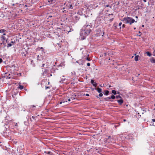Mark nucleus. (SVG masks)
<instances>
[{"mask_svg":"<svg viewBox=\"0 0 155 155\" xmlns=\"http://www.w3.org/2000/svg\"><path fill=\"white\" fill-rule=\"evenodd\" d=\"M35 107V106L34 105H31V107H30V108H33V107Z\"/></svg>","mask_w":155,"mask_h":155,"instance_id":"2f4dec72","label":"nucleus"},{"mask_svg":"<svg viewBox=\"0 0 155 155\" xmlns=\"http://www.w3.org/2000/svg\"><path fill=\"white\" fill-rule=\"evenodd\" d=\"M91 25L88 24L84 25L83 26L82 29L84 31H86V32H88V33L89 34L91 31Z\"/></svg>","mask_w":155,"mask_h":155,"instance_id":"7ed1b4c3","label":"nucleus"},{"mask_svg":"<svg viewBox=\"0 0 155 155\" xmlns=\"http://www.w3.org/2000/svg\"><path fill=\"white\" fill-rule=\"evenodd\" d=\"M116 98L117 99H118V98H121V97L120 95H118V96H116Z\"/></svg>","mask_w":155,"mask_h":155,"instance_id":"393cba45","label":"nucleus"},{"mask_svg":"<svg viewBox=\"0 0 155 155\" xmlns=\"http://www.w3.org/2000/svg\"><path fill=\"white\" fill-rule=\"evenodd\" d=\"M31 62H33V61H31Z\"/></svg>","mask_w":155,"mask_h":155,"instance_id":"bf43d9fd","label":"nucleus"},{"mask_svg":"<svg viewBox=\"0 0 155 155\" xmlns=\"http://www.w3.org/2000/svg\"><path fill=\"white\" fill-rule=\"evenodd\" d=\"M49 84V82H48V84Z\"/></svg>","mask_w":155,"mask_h":155,"instance_id":"13d9d810","label":"nucleus"},{"mask_svg":"<svg viewBox=\"0 0 155 155\" xmlns=\"http://www.w3.org/2000/svg\"><path fill=\"white\" fill-rule=\"evenodd\" d=\"M45 65V64H42V67H43Z\"/></svg>","mask_w":155,"mask_h":155,"instance_id":"09e8293b","label":"nucleus"},{"mask_svg":"<svg viewBox=\"0 0 155 155\" xmlns=\"http://www.w3.org/2000/svg\"><path fill=\"white\" fill-rule=\"evenodd\" d=\"M76 95L74 94H73L72 96V97H71V98L72 101H73L75 99Z\"/></svg>","mask_w":155,"mask_h":155,"instance_id":"9b49d317","label":"nucleus"},{"mask_svg":"<svg viewBox=\"0 0 155 155\" xmlns=\"http://www.w3.org/2000/svg\"><path fill=\"white\" fill-rule=\"evenodd\" d=\"M80 35L81 38V39L84 40L86 38V36H88L89 34L88 32H86V31H84L82 29L80 31Z\"/></svg>","mask_w":155,"mask_h":155,"instance_id":"f03ea898","label":"nucleus"},{"mask_svg":"<svg viewBox=\"0 0 155 155\" xmlns=\"http://www.w3.org/2000/svg\"><path fill=\"white\" fill-rule=\"evenodd\" d=\"M37 60L38 61L41 60V58L38 55L37 56Z\"/></svg>","mask_w":155,"mask_h":155,"instance_id":"f3484780","label":"nucleus"},{"mask_svg":"<svg viewBox=\"0 0 155 155\" xmlns=\"http://www.w3.org/2000/svg\"><path fill=\"white\" fill-rule=\"evenodd\" d=\"M87 66H90V64L89 63H88L87 64Z\"/></svg>","mask_w":155,"mask_h":155,"instance_id":"4c0bfd02","label":"nucleus"},{"mask_svg":"<svg viewBox=\"0 0 155 155\" xmlns=\"http://www.w3.org/2000/svg\"><path fill=\"white\" fill-rule=\"evenodd\" d=\"M112 93L114 95H115L116 94V91L114 90H113L112 91Z\"/></svg>","mask_w":155,"mask_h":155,"instance_id":"5701e85b","label":"nucleus"},{"mask_svg":"<svg viewBox=\"0 0 155 155\" xmlns=\"http://www.w3.org/2000/svg\"><path fill=\"white\" fill-rule=\"evenodd\" d=\"M135 17L137 18H138L137 16H136Z\"/></svg>","mask_w":155,"mask_h":155,"instance_id":"603ef678","label":"nucleus"},{"mask_svg":"<svg viewBox=\"0 0 155 155\" xmlns=\"http://www.w3.org/2000/svg\"><path fill=\"white\" fill-rule=\"evenodd\" d=\"M110 97V98H111L112 99H114L115 98H116V96H115L114 95H112L111 97Z\"/></svg>","mask_w":155,"mask_h":155,"instance_id":"412c9836","label":"nucleus"},{"mask_svg":"<svg viewBox=\"0 0 155 155\" xmlns=\"http://www.w3.org/2000/svg\"><path fill=\"white\" fill-rule=\"evenodd\" d=\"M140 75V74H138V76H139Z\"/></svg>","mask_w":155,"mask_h":155,"instance_id":"4d7b16f0","label":"nucleus"},{"mask_svg":"<svg viewBox=\"0 0 155 155\" xmlns=\"http://www.w3.org/2000/svg\"><path fill=\"white\" fill-rule=\"evenodd\" d=\"M45 153L47 154H50V153H51V152L49 151H45Z\"/></svg>","mask_w":155,"mask_h":155,"instance_id":"b1692460","label":"nucleus"},{"mask_svg":"<svg viewBox=\"0 0 155 155\" xmlns=\"http://www.w3.org/2000/svg\"><path fill=\"white\" fill-rule=\"evenodd\" d=\"M143 2H147L146 0H143Z\"/></svg>","mask_w":155,"mask_h":155,"instance_id":"de8ad7c7","label":"nucleus"},{"mask_svg":"<svg viewBox=\"0 0 155 155\" xmlns=\"http://www.w3.org/2000/svg\"><path fill=\"white\" fill-rule=\"evenodd\" d=\"M104 55H105V56H106V55H107V53H104Z\"/></svg>","mask_w":155,"mask_h":155,"instance_id":"49530a36","label":"nucleus"},{"mask_svg":"<svg viewBox=\"0 0 155 155\" xmlns=\"http://www.w3.org/2000/svg\"><path fill=\"white\" fill-rule=\"evenodd\" d=\"M109 99H110V97H108L107 98H104V100L106 101H108L109 100Z\"/></svg>","mask_w":155,"mask_h":155,"instance_id":"4be33fe9","label":"nucleus"},{"mask_svg":"<svg viewBox=\"0 0 155 155\" xmlns=\"http://www.w3.org/2000/svg\"><path fill=\"white\" fill-rule=\"evenodd\" d=\"M138 55L135 56L134 58V60L135 61H137L138 60Z\"/></svg>","mask_w":155,"mask_h":155,"instance_id":"2eb2a0df","label":"nucleus"},{"mask_svg":"<svg viewBox=\"0 0 155 155\" xmlns=\"http://www.w3.org/2000/svg\"><path fill=\"white\" fill-rule=\"evenodd\" d=\"M32 118L34 119H35V118H36V117H34V116H32Z\"/></svg>","mask_w":155,"mask_h":155,"instance_id":"ea45409f","label":"nucleus"},{"mask_svg":"<svg viewBox=\"0 0 155 155\" xmlns=\"http://www.w3.org/2000/svg\"><path fill=\"white\" fill-rule=\"evenodd\" d=\"M71 98H69L68 97V102H69L71 101Z\"/></svg>","mask_w":155,"mask_h":155,"instance_id":"c85d7f7f","label":"nucleus"},{"mask_svg":"<svg viewBox=\"0 0 155 155\" xmlns=\"http://www.w3.org/2000/svg\"><path fill=\"white\" fill-rule=\"evenodd\" d=\"M85 95L87 96H89V95L88 94H86Z\"/></svg>","mask_w":155,"mask_h":155,"instance_id":"a18cd8bd","label":"nucleus"},{"mask_svg":"<svg viewBox=\"0 0 155 155\" xmlns=\"http://www.w3.org/2000/svg\"><path fill=\"white\" fill-rule=\"evenodd\" d=\"M126 121V120L125 119H124L123 120V121L125 122V121Z\"/></svg>","mask_w":155,"mask_h":155,"instance_id":"8fccbe9b","label":"nucleus"},{"mask_svg":"<svg viewBox=\"0 0 155 155\" xmlns=\"http://www.w3.org/2000/svg\"><path fill=\"white\" fill-rule=\"evenodd\" d=\"M103 94L102 93H100L99 94V96L100 97H101L102 96Z\"/></svg>","mask_w":155,"mask_h":155,"instance_id":"7c9ffc66","label":"nucleus"},{"mask_svg":"<svg viewBox=\"0 0 155 155\" xmlns=\"http://www.w3.org/2000/svg\"><path fill=\"white\" fill-rule=\"evenodd\" d=\"M2 44H3L4 45V47H5V44H4V42L3 43V42H2V43H0L1 45H2Z\"/></svg>","mask_w":155,"mask_h":155,"instance_id":"473e14b6","label":"nucleus"},{"mask_svg":"<svg viewBox=\"0 0 155 155\" xmlns=\"http://www.w3.org/2000/svg\"><path fill=\"white\" fill-rule=\"evenodd\" d=\"M117 101L118 102V103L120 105H121L123 102V101L122 99L118 100Z\"/></svg>","mask_w":155,"mask_h":155,"instance_id":"1a4fd4ad","label":"nucleus"},{"mask_svg":"<svg viewBox=\"0 0 155 155\" xmlns=\"http://www.w3.org/2000/svg\"><path fill=\"white\" fill-rule=\"evenodd\" d=\"M12 45L11 44L9 43V44H8L7 46L8 47H11L12 46Z\"/></svg>","mask_w":155,"mask_h":155,"instance_id":"bb28decb","label":"nucleus"},{"mask_svg":"<svg viewBox=\"0 0 155 155\" xmlns=\"http://www.w3.org/2000/svg\"><path fill=\"white\" fill-rule=\"evenodd\" d=\"M2 61V59L0 58V64Z\"/></svg>","mask_w":155,"mask_h":155,"instance_id":"c9c22d12","label":"nucleus"},{"mask_svg":"<svg viewBox=\"0 0 155 155\" xmlns=\"http://www.w3.org/2000/svg\"><path fill=\"white\" fill-rule=\"evenodd\" d=\"M48 71L46 69H45V71L43 72V73L44 74H46L47 73H48Z\"/></svg>","mask_w":155,"mask_h":155,"instance_id":"a211bd4d","label":"nucleus"},{"mask_svg":"<svg viewBox=\"0 0 155 155\" xmlns=\"http://www.w3.org/2000/svg\"><path fill=\"white\" fill-rule=\"evenodd\" d=\"M155 2V0H149L148 2V5L150 3L151 5H153L154 3Z\"/></svg>","mask_w":155,"mask_h":155,"instance_id":"0eeeda50","label":"nucleus"},{"mask_svg":"<svg viewBox=\"0 0 155 155\" xmlns=\"http://www.w3.org/2000/svg\"><path fill=\"white\" fill-rule=\"evenodd\" d=\"M122 21L125 24H129L130 25H131L132 23L135 22L134 19L130 17H125L124 18ZM137 22V21H135Z\"/></svg>","mask_w":155,"mask_h":155,"instance_id":"f257e3e1","label":"nucleus"},{"mask_svg":"<svg viewBox=\"0 0 155 155\" xmlns=\"http://www.w3.org/2000/svg\"><path fill=\"white\" fill-rule=\"evenodd\" d=\"M106 7H110L109 5H106ZM110 8H111V6H110Z\"/></svg>","mask_w":155,"mask_h":155,"instance_id":"f704fd0d","label":"nucleus"},{"mask_svg":"<svg viewBox=\"0 0 155 155\" xmlns=\"http://www.w3.org/2000/svg\"><path fill=\"white\" fill-rule=\"evenodd\" d=\"M122 27H123V28H124L125 27V25H124V24H123V25H122Z\"/></svg>","mask_w":155,"mask_h":155,"instance_id":"a19ab883","label":"nucleus"},{"mask_svg":"<svg viewBox=\"0 0 155 155\" xmlns=\"http://www.w3.org/2000/svg\"><path fill=\"white\" fill-rule=\"evenodd\" d=\"M49 88H50L49 87H47V86L45 87V89H47Z\"/></svg>","mask_w":155,"mask_h":155,"instance_id":"e433bc0d","label":"nucleus"},{"mask_svg":"<svg viewBox=\"0 0 155 155\" xmlns=\"http://www.w3.org/2000/svg\"><path fill=\"white\" fill-rule=\"evenodd\" d=\"M52 74H48V77H51V76H52Z\"/></svg>","mask_w":155,"mask_h":155,"instance_id":"72a5a7b5","label":"nucleus"},{"mask_svg":"<svg viewBox=\"0 0 155 155\" xmlns=\"http://www.w3.org/2000/svg\"><path fill=\"white\" fill-rule=\"evenodd\" d=\"M31 119V120H31V121H32V120L31 119Z\"/></svg>","mask_w":155,"mask_h":155,"instance_id":"6e6d98bb","label":"nucleus"},{"mask_svg":"<svg viewBox=\"0 0 155 155\" xmlns=\"http://www.w3.org/2000/svg\"><path fill=\"white\" fill-rule=\"evenodd\" d=\"M122 22H120V23H119V26H120L121 25H122Z\"/></svg>","mask_w":155,"mask_h":155,"instance_id":"58836bf2","label":"nucleus"},{"mask_svg":"<svg viewBox=\"0 0 155 155\" xmlns=\"http://www.w3.org/2000/svg\"><path fill=\"white\" fill-rule=\"evenodd\" d=\"M142 26L143 27H144V25H142Z\"/></svg>","mask_w":155,"mask_h":155,"instance_id":"5fc2aeb1","label":"nucleus"},{"mask_svg":"<svg viewBox=\"0 0 155 155\" xmlns=\"http://www.w3.org/2000/svg\"><path fill=\"white\" fill-rule=\"evenodd\" d=\"M153 55L155 56V50H154V52H153Z\"/></svg>","mask_w":155,"mask_h":155,"instance_id":"c03bdc74","label":"nucleus"},{"mask_svg":"<svg viewBox=\"0 0 155 155\" xmlns=\"http://www.w3.org/2000/svg\"><path fill=\"white\" fill-rule=\"evenodd\" d=\"M109 94V91H106L105 92V93L104 94V95H107Z\"/></svg>","mask_w":155,"mask_h":155,"instance_id":"aec40b11","label":"nucleus"},{"mask_svg":"<svg viewBox=\"0 0 155 155\" xmlns=\"http://www.w3.org/2000/svg\"><path fill=\"white\" fill-rule=\"evenodd\" d=\"M18 88L20 90H22L24 88V86L21 85H19V86L18 87Z\"/></svg>","mask_w":155,"mask_h":155,"instance_id":"9d476101","label":"nucleus"},{"mask_svg":"<svg viewBox=\"0 0 155 155\" xmlns=\"http://www.w3.org/2000/svg\"><path fill=\"white\" fill-rule=\"evenodd\" d=\"M6 31V30H5L4 29H0V33H3V35H6V33L5 32V31Z\"/></svg>","mask_w":155,"mask_h":155,"instance_id":"6e6552de","label":"nucleus"},{"mask_svg":"<svg viewBox=\"0 0 155 155\" xmlns=\"http://www.w3.org/2000/svg\"><path fill=\"white\" fill-rule=\"evenodd\" d=\"M66 6L68 9H72L73 8L72 5L70 2L66 3Z\"/></svg>","mask_w":155,"mask_h":155,"instance_id":"423d86ee","label":"nucleus"},{"mask_svg":"<svg viewBox=\"0 0 155 155\" xmlns=\"http://www.w3.org/2000/svg\"><path fill=\"white\" fill-rule=\"evenodd\" d=\"M152 121L153 122H155V119H152Z\"/></svg>","mask_w":155,"mask_h":155,"instance_id":"37998d69","label":"nucleus"},{"mask_svg":"<svg viewBox=\"0 0 155 155\" xmlns=\"http://www.w3.org/2000/svg\"><path fill=\"white\" fill-rule=\"evenodd\" d=\"M48 1V2L50 4L53 3L54 1V0H46Z\"/></svg>","mask_w":155,"mask_h":155,"instance_id":"ddd939ff","label":"nucleus"},{"mask_svg":"<svg viewBox=\"0 0 155 155\" xmlns=\"http://www.w3.org/2000/svg\"><path fill=\"white\" fill-rule=\"evenodd\" d=\"M150 61L153 63H155V59L152 58L150 59Z\"/></svg>","mask_w":155,"mask_h":155,"instance_id":"dca6fc26","label":"nucleus"},{"mask_svg":"<svg viewBox=\"0 0 155 155\" xmlns=\"http://www.w3.org/2000/svg\"><path fill=\"white\" fill-rule=\"evenodd\" d=\"M93 85L95 87H96V86H97V84H96L95 82H94V84H93Z\"/></svg>","mask_w":155,"mask_h":155,"instance_id":"c756f323","label":"nucleus"},{"mask_svg":"<svg viewBox=\"0 0 155 155\" xmlns=\"http://www.w3.org/2000/svg\"><path fill=\"white\" fill-rule=\"evenodd\" d=\"M68 97H64L62 100V101L60 102L59 104H61L62 103H64L65 102H68Z\"/></svg>","mask_w":155,"mask_h":155,"instance_id":"39448f33","label":"nucleus"},{"mask_svg":"<svg viewBox=\"0 0 155 155\" xmlns=\"http://www.w3.org/2000/svg\"><path fill=\"white\" fill-rule=\"evenodd\" d=\"M136 29V28H135H135H134V30H135Z\"/></svg>","mask_w":155,"mask_h":155,"instance_id":"3c124183","label":"nucleus"},{"mask_svg":"<svg viewBox=\"0 0 155 155\" xmlns=\"http://www.w3.org/2000/svg\"><path fill=\"white\" fill-rule=\"evenodd\" d=\"M146 54H147V55L149 56H150L151 55V54L149 52H147L146 53Z\"/></svg>","mask_w":155,"mask_h":155,"instance_id":"6ab92c4d","label":"nucleus"},{"mask_svg":"<svg viewBox=\"0 0 155 155\" xmlns=\"http://www.w3.org/2000/svg\"><path fill=\"white\" fill-rule=\"evenodd\" d=\"M1 37L2 38V40L3 41V43L4 42L5 39V37L3 35Z\"/></svg>","mask_w":155,"mask_h":155,"instance_id":"4468645a","label":"nucleus"},{"mask_svg":"<svg viewBox=\"0 0 155 155\" xmlns=\"http://www.w3.org/2000/svg\"><path fill=\"white\" fill-rule=\"evenodd\" d=\"M110 137V136H109L108 138H107V141L109 142V143H110V141L109 140V138Z\"/></svg>","mask_w":155,"mask_h":155,"instance_id":"cd10ccee","label":"nucleus"},{"mask_svg":"<svg viewBox=\"0 0 155 155\" xmlns=\"http://www.w3.org/2000/svg\"><path fill=\"white\" fill-rule=\"evenodd\" d=\"M71 31H73V29H70V31H68V32H70Z\"/></svg>","mask_w":155,"mask_h":155,"instance_id":"79ce46f5","label":"nucleus"},{"mask_svg":"<svg viewBox=\"0 0 155 155\" xmlns=\"http://www.w3.org/2000/svg\"><path fill=\"white\" fill-rule=\"evenodd\" d=\"M96 90L99 93H101L102 92V90L100 88L98 87L97 88Z\"/></svg>","mask_w":155,"mask_h":155,"instance_id":"f8f14e48","label":"nucleus"},{"mask_svg":"<svg viewBox=\"0 0 155 155\" xmlns=\"http://www.w3.org/2000/svg\"><path fill=\"white\" fill-rule=\"evenodd\" d=\"M91 83L92 84H94V80H91Z\"/></svg>","mask_w":155,"mask_h":155,"instance_id":"a878e982","label":"nucleus"},{"mask_svg":"<svg viewBox=\"0 0 155 155\" xmlns=\"http://www.w3.org/2000/svg\"><path fill=\"white\" fill-rule=\"evenodd\" d=\"M84 54H85V55L83 56V58L85 59L88 61H90V58L89 57H88L89 56V54H87V52L86 51H85L84 52L83 51L82 53L83 54H84Z\"/></svg>","mask_w":155,"mask_h":155,"instance_id":"20e7f679","label":"nucleus"},{"mask_svg":"<svg viewBox=\"0 0 155 155\" xmlns=\"http://www.w3.org/2000/svg\"><path fill=\"white\" fill-rule=\"evenodd\" d=\"M97 97H98V98L99 97H98V96H97Z\"/></svg>","mask_w":155,"mask_h":155,"instance_id":"864d4df0","label":"nucleus"}]
</instances>
